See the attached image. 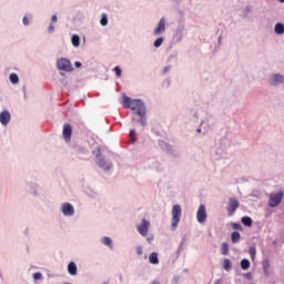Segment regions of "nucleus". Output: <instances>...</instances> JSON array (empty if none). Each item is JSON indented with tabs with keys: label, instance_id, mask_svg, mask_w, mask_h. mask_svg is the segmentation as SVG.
<instances>
[{
	"label": "nucleus",
	"instance_id": "f257e3e1",
	"mask_svg": "<svg viewBox=\"0 0 284 284\" xmlns=\"http://www.w3.org/2000/svg\"><path fill=\"white\" fill-rule=\"evenodd\" d=\"M122 106L129 110H132L133 116L132 121L140 123L142 128L148 125V109L145 108V102L141 99H133L123 94L122 97Z\"/></svg>",
	"mask_w": 284,
	"mask_h": 284
},
{
	"label": "nucleus",
	"instance_id": "f03ea898",
	"mask_svg": "<svg viewBox=\"0 0 284 284\" xmlns=\"http://www.w3.org/2000/svg\"><path fill=\"white\" fill-rule=\"evenodd\" d=\"M95 154V163L100 168V170H103V172H110L114 168V164L110 160H105V156L101 153V150H98L93 152Z\"/></svg>",
	"mask_w": 284,
	"mask_h": 284
},
{
	"label": "nucleus",
	"instance_id": "7ed1b4c3",
	"mask_svg": "<svg viewBox=\"0 0 284 284\" xmlns=\"http://www.w3.org/2000/svg\"><path fill=\"white\" fill-rule=\"evenodd\" d=\"M172 219H171V230H176L179 227V223H181V216L183 214V210L181 209V204H175L171 211Z\"/></svg>",
	"mask_w": 284,
	"mask_h": 284
},
{
	"label": "nucleus",
	"instance_id": "20e7f679",
	"mask_svg": "<svg viewBox=\"0 0 284 284\" xmlns=\"http://www.w3.org/2000/svg\"><path fill=\"white\" fill-rule=\"evenodd\" d=\"M284 192L271 193L268 195V207H278L283 201Z\"/></svg>",
	"mask_w": 284,
	"mask_h": 284
},
{
	"label": "nucleus",
	"instance_id": "39448f33",
	"mask_svg": "<svg viewBox=\"0 0 284 284\" xmlns=\"http://www.w3.org/2000/svg\"><path fill=\"white\" fill-rule=\"evenodd\" d=\"M57 68L58 70H61L62 72H73L74 67H72V62H70L67 58H60L57 61Z\"/></svg>",
	"mask_w": 284,
	"mask_h": 284
},
{
	"label": "nucleus",
	"instance_id": "423d86ee",
	"mask_svg": "<svg viewBox=\"0 0 284 284\" xmlns=\"http://www.w3.org/2000/svg\"><path fill=\"white\" fill-rule=\"evenodd\" d=\"M240 205H241V203L239 202V200H236V197H230L227 206H226V212H227L229 216H234V214L236 213V210H239Z\"/></svg>",
	"mask_w": 284,
	"mask_h": 284
},
{
	"label": "nucleus",
	"instance_id": "0eeeda50",
	"mask_svg": "<svg viewBox=\"0 0 284 284\" xmlns=\"http://www.w3.org/2000/svg\"><path fill=\"white\" fill-rule=\"evenodd\" d=\"M284 83V75L281 73H272L268 77V84H271L273 88H276V85H283Z\"/></svg>",
	"mask_w": 284,
	"mask_h": 284
},
{
	"label": "nucleus",
	"instance_id": "6e6552de",
	"mask_svg": "<svg viewBox=\"0 0 284 284\" xmlns=\"http://www.w3.org/2000/svg\"><path fill=\"white\" fill-rule=\"evenodd\" d=\"M136 230L141 236H148V232H150V221L142 219L141 223L136 225Z\"/></svg>",
	"mask_w": 284,
	"mask_h": 284
},
{
	"label": "nucleus",
	"instance_id": "1a4fd4ad",
	"mask_svg": "<svg viewBox=\"0 0 284 284\" xmlns=\"http://www.w3.org/2000/svg\"><path fill=\"white\" fill-rule=\"evenodd\" d=\"M62 136L65 143H70L72 141V124L65 123L63 125Z\"/></svg>",
	"mask_w": 284,
	"mask_h": 284
},
{
	"label": "nucleus",
	"instance_id": "9d476101",
	"mask_svg": "<svg viewBox=\"0 0 284 284\" xmlns=\"http://www.w3.org/2000/svg\"><path fill=\"white\" fill-rule=\"evenodd\" d=\"M184 32H185V27L183 24H180L176 28L175 33L173 36V43H181V41H183Z\"/></svg>",
	"mask_w": 284,
	"mask_h": 284
},
{
	"label": "nucleus",
	"instance_id": "9b49d317",
	"mask_svg": "<svg viewBox=\"0 0 284 284\" xmlns=\"http://www.w3.org/2000/svg\"><path fill=\"white\" fill-rule=\"evenodd\" d=\"M197 223H205L207 221V211L205 210L204 204H201L196 212Z\"/></svg>",
	"mask_w": 284,
	"mask_h": 284
},
{
	"label": "nucleus",
	"instance_id": "f8f14e48",
	"mask_svg": "<svg viewBox=\"0 0 284 284\" xmlns=\"http://www.w3.org/2000/svg\"><path fill=\"white\" fill-rule=\"evenodd\" d=\"M61 212L63 216H74V206L70 202H67L62 204Z\"/></svg>",
	"mask_w": 284,
	"mask_h": 284
},
{
	"label": "nucleus",
	"instance_id": "ddd939ff",
	"mask_svg": "<svg viewBox=\"0 0 284 284\" xmlns=\"http://www.w3.org/2000/svg\"><path fill=\"white\" fill-rule=\"evenodd\" d=\"M158 144L159 148H161V150H163L165 153L170 154L171 156H174V149L168 142L159 140Z\"/></svg>",
	"mask_w": 284,
	"mask_h": 284
},
{
	"label": "nucleus",
	"instance_id": "4468645a",
	"mask_svg": "<svg viewBox=\"0 0 284 284\" xmlns=\"http://www.w3.org/2000/svg\"><path fill=\"white\" fill-rule=\"evenodd\" d=\"M165 32V18H161L156 28L153 31V34H155V37H159V34H163Z\"/></svg>",
	"mask_w": 284,
	"mask_h": 284
},
{
	"label": "nucleus",
	"instance_id": "2eb2a0df",
	"mask_svg": "<svg viewBox=\"0 0 284 284\" xmlns=\"http://www.w3.org/2000/svg\"><path fill=\"white\" fill-rule=\"evenodd\" d=\"M12 119V114H10V111L4 110L0 112V123L1 125H8Z\"/></svg>",
	"mask_w": 284,
	"mask_h": 284
},
{
	"label": "nucleus",
	"instance_id": "dca6fc26",
	"mask_svg": "<svg viewBox=\"0 0 284 284\" xmlns=\"http://www.w3.org/2000/svg\"><path fill=\"white\" fill-rule=\"evenodd\" d=\"M28 192L31 196H39V185L37 183H28Z\"/></svg>",
	"mask_w": 284,
	"mask_h": 284
},
{
	"label": "nucleus",
	"instance_id": "f3484780",
	"mask_svg": "<svg viewBox=\"0 0 284 284\" xmlns=\"http://www.w3.org/2000/svg\"><path fill=\"white\" fill-rule=\"evenodd\" d=\"M149 263H151V265H159V253L152 252L149 255Z\"/></svg>",
	"mask_w": 284,
	"mask_h": 284
},
{
	"label": "nucleus",
	"instance_id": "a211bd4d",
	"mask_svg": "<svg viewBox=\"0 0 284 284\" xmlns=\"http://www.w3.org/2000/svg\"><path fill=\"white\" fill-rule=\"evenodd\" d=\"M68 273H69L71 276H77V263L70 262V263L68 264Z\"/></svg>",
	"mask_w": 284,
	"mask_h": 284
},
{
	"label": "nucleus",
	"instance_id": "6ab92c4d",
	"mask_svg": "<svg viewBox=\"0 0 284 284\" xmlns=\"http://www.w3.org/2000/svg\"><path fill=\"white\" fill-rule=\"evenodd\" d=\"M101 243L102 245H106V247H110V250H112L113 245H112V237L110 236H103L101 237Z\"/></svg>",
	"mask_w": 284,
	"mask_h": 284
},
{
	"label": "nucleus",
	"instance_id": "aec40b11",
	"mask_svg": "<svg viewBox=\"0 0 284 284\" xmlns=\"http://www.w3.org/2000/svg\"><path fill=\"white\" fill-rule=\"evenodd\" d=\"M71 43L73 48H79V45H81V37H79L78 34H73L71 37Z\"/></svg>",
	"mask_w": 284,
	"mask_h": 284
},
{
	"label": "nucleus",
	"instance_id": "412c9836",
	"mask_svg": "<svg viewBox=\"0 0 284 284\" xmlns=\"http://www.w3.org/2000/svg\"><path fill=\"white\" fill-rule=\"evenodd\" d=\"M275 34H284V24L283 22H277L274 27Z\"/></svg>",
	"mask_w": 284,
	"mask_h": 284
},
{
	"label": "nucleus",
	"instance_id": "4be33fe9",
	"mask_svg": "<svg viewBox=\"0 0 284 284\" xmlns=\"http://www.w3.org/2000/svg\"><path fill=\"white\" fill-rule=\"evenodd\" d=\"M241 222L245 225V227H252V223H254V221L250 216H243L241 219Z\"/></svg>",
	"mask_w": 284,
	"mask_h": 284
},
{
	"label": "nucleus",
	"instance_id": "5701e85b",
	"mask_svg": "<svg viewBox=\"0 0 284 284\" xmlns=\"http://www.w3.org/2000/svg\"><path fill=\"white\" fill-rule=\"evenodd\" d=\"M262 266H263V272L265 274V276L270 275V260H264L262 262Z\"/></svg>",
	"mask_w": 284,
	"mask_h": 284
},
{
	"label": "nucleus",
	"instance_id": "b1692460",
	"mask_svg": "<svg viewBox=\"0 0 284 284\" xmlns=\"http://www.w3.org/2000/svg\"><path fill=\"white\" fill-rule=\"evenodd\" d=\"M231 240L234 244L239 243V241H241V233H239L237 231L232 232Z\"/></svg>",
	"mask_w": 284,
	"mask_h": 284
},
{
	"label": "nucleus",
	"instance_id": "393cba45",
	"mask_svg": "<svg viewBox=\"0 0 284 284\" xmlns=\"http://www.w3.org/2000/svg\"><path fill=\"white\" fill-rule=\"evenodd\" d=\"M221 254L223 256H227V254H230V245L227 244V242H223L222 243V252Z\"/></svg>",
	"mask_w": 284,
	"mask_h": 284
},
{
	"label": "nucleus",
	"instance_id": "a878e982",
	"mask_svg": "<svg viewBox=\"0 0 284 284\" xmlns=\"http://www.w3.org/2000/svg\"><path fill=\"white\" fill-rule=\"evenodd\" d=\"M9 81L13 83V85H17V83H19V75L17 73H11L9 75Z\"/></svg>",
	"mask_w": 284,
	"mask_h": 284
},
{
	"label": "nucleus",
	"instance_id": "bb28decb",
	"mask_svg": "<svg viewBox=\"0 0 284 284\" xmlns=\"http://www.w3.org/2000/svg\"><path fill=\"white\" fill-rule=\"evenodd\" d=\"M223 267L226 272H230V270H232V261H230V258H224Z\"/></svg>",
	"mask_w": 284,
	"mask_h": 284
},
{
	"label": "nucleus",
	"instance_id": "cd10ccee",
	"mask_svg": "<svg viewBox=\"0 0 284 284\" xmlns=\"http://www.w3.org/2000/svg\"><path fill=\"white\" fill-rule=\"evenodd\" d=\"M240 265H241V270H244V271L247 270L251 265L250 260L243 258L241 261Z\"/></svg>",
	"mask_w": 284,
	"mask_h": 284
},
{
	"label": "nucleus",
	"instance_id": "c85d7f7f",
	"mask_svg": "<svg viewBox=\"0 0 284 284\" xmlns=\"http://www.w3.org/2000/svg\"><path fill=\"white\" fill-rule=\"evenodd\" d=\"M73 150L77 152V154H85V148L83 146L74 145Z\"/></svg>",
	"mask_w": 284,
	"mask_h": 284
},
{
	"label": "nucleus",
	"instance_id": "c756f323",
	"mask_svg": "<svg viewBox=\"0 0 284 284\" xmlns=\"http://www.w3.org/2000/svg\"><path fill=\"white\" fill-rule=\"evenodd\" d=\"M163 41H165V39H164L163 37L158 38V39L153 42L154 48H159L160 45H163Z\"/></svg>",
	"mask_w": 284,
	"mask_h": 284
},
{
	"label": "nucleus",
	"instance_id": "7c9ffc66",
	"mask_svg": "<svg viewBox=\"0 0 284 284\" xmlns=\"http://www.w3.org/2000/svg\"><path fill=\"white\" fill-rule=\"evenodd\" d=\"M100 24L103 27L108 26V14L102 13L101 19H100Z\"/></svg>",
	"mask_w": 284,
	"mask_h": 284
},
{
	"label": "nucleus",
	"instance_id": "2f4dec72",
	"mask_svg": "<svg viewBox=\"0 0 284 284\" xmlns=\"http://www.w3.org/2000/svg\"><path fill=\"white\" fill-rule=\"evenodd\" d=\"M130 139H131V143H136V130L132 129L130 131Z\"/></svg>",
	"mask_w": 284,
	"mask_h": 284
},
{
	"label": "nucleus",
	"instance_id": "473e14b6",
	"mask_svg": "<svg viewBox=\"0 0 284 284\" xmlns=\"http://www.w3.org/2000/svg\"><path fill=\"white\" fill-rule=\"evenodd\" d=\"M248 253L251 255V258H255L256 257V247L255 246H250Z\"/></svg>",
	"mask_w": 284,
	"mask_h": 284
},
{
	"label": "nucleus",
	"instance_id": "72a5a7b5",
	"mask_svg": "<svg viewBox=\"0 0 284 284\" xmlns=\"http://www.w3.org/2000/svg\"><path fill=\"white\" fill-rule=\"evenodd\" d=\"M186 241L187 240L185 237L182 239V241L179 245L178 252H176L178 255L181 254V251L183 250V245H185Z\"/></svg>",
	"mask_w": 284,
	"mask_h": 284
},
{
	"label": "nucleus",
	"instance_id": "f704fd0d",
	"mask_svg": "<svg viewBox=\"0 0 284 284\" xmlns=\"http://www.w3.org/2000/svg\"><path fill=\"white\" fill-rule=\"evenodd\" d=\"M232 227L233 230H239L240 232H243V226L240 223L233 222Z\"/></svg>",
	"mask_w": 284,
	"mask_h": 284
},
{
	"label": "nucleus",
	"instance_id": "c9c22d12",
	"mask_svg": "<svg viewBox=\"0 0 284 284\" xmlns=\"http://www.w3.org/2000/svg\"><path fill=\"white\" fill-rule=\"evenodd\" d=\"M135 252H136L138 256H142L143 255V246L142 245H138L135 247Z\"/></svg>",
	"mask_w": 284,
	"mask_h": 284
},
{
	"label": "nucleus",
	"instance_id": "e433bc0d",
	"mask_svg": "<svg viewBox=\"0 0 284 284\" xmlns=\"http://www.w3.org/2000/svg\"><path fill=\"white\" fill-rule=\"evenodd\" d=\"M42 278H43V274H41L40 272H37L33 274L34 281H41Z\"/></svg>",
	"mask_w": 284,
	"mask_h": 284
},
{
	"label": "nucleus",
	"instance_id": "4c0bfd02",
	"mask_svg": "<svg viewBox=\"0 0 284 284\" xmlns=\"http://www.w3.org/2000/svg\"><path fill=\"white\" fill-rule=\"evenodd\" d=\"M115 77H121L122 70L121 67H114Z\"/></svg>",
	"mask_w": 284,
	"mask_h": 284
},
{
	"label": "nucleus",
	"instance_id": "58836bf2",
	"mask_svg": "<svg viewBox=\"0 0 284 284\" xmlns=\"http://www.w3.org/2000/svg\"><path fill=\"white\" fill-rule=\"evenodd\" d=\"M250 12H252V6H246L244 17H247Z\"/></svg>",
	"mask_w": 284,
	"mask_h": 284
},
{
	"label": "nucleus",
	"instance_id": "ea45409f",
	"mask_svg": "<svg viewBox=\"0 0 284 284\" xmlns=\"http://www.w3.org/2000/svg\"><path fill=\"white\" fill-rule=\"evenodd\" d=\"M48 32H49V34H52V32H54V24L52 22H50V24L48 27Z\"/></svg>",
	"mask_w": 284,
	"mask_h": 284
},
{
	"label": "nucleus",
	"instance_id": "a19ab883",
	"mask_svg": "<svg viewBox=\"0 0 284 284\" xmlns=\"http://www.w3.org/2000/svg\"><path fill=\"white\" fill-rule=\"evenodd\" d=\"M22 23H23V26H30V20H28V17H23L22 18Z\"/></svg>",
	"mask_w": 284,
	"mask_h": 284
},
{
	"label": "nucleus",
	"instance_id": "79ce46f5",
	"mask_svg": "<svg viewBox=\"0 0 284 284\" xmlns=\"http://www.w3.org/2000/svg\"><path fill=\"white\" fill-rule=\"evenodd\" d=\"M244 277L247 280V281H252L253 276L251 273H245L244 274Z\"/></svg>",
	"mask_w": 284,
	"mask_h": 284
},
{
	"label": "nucleus",
	"instance_id": "37998d69",
	"mask_svg": "<svg viewBox=\"0 0 284 284\" xmlns=\"http://www.w3.org/2000/svg\"><path fill=\"white\" fill-rule=\"evenodd\" d=\"M58 20H59V18L57 17V14H53V16L51 17V22H52V23H57Z\"/></svg>",
	"mask_w": 284,
	"mask_h": 284
},
{
	"label": "nucleus",
	"instance_id": "c03bdc74",
	"mask_svg": "<svg viewBox=\"0 0 284 284\" xmlns=\"http://www.w3.org/2000/svg\"><path fill=\"white\" fill-rule=\"evenodd\" d=\"M162 72L163 74H168V72H170V67H164Z\"/></svg>",
	"mask_w": 284,
	"mask_h": 284
},
{
	"label": "nucleus",
	"instance_id": "a18cd8bd",
	"mask_svg": "<svg viewBox=\"0 0 284 284\" xmlns=\"http://www.w3.org/2000/svg\"><path fill=\"white\" fill-rule=\"evenodd\" d=\"M152 241H154V236H153V235L146 237V242H148V243H152Z\"/></svg>",
	"mask_w": 284,
	"mask_h": 284
},
{
	"label": "nucleus",
	"instance_id": "49530a36",
	"mask_svg": "<svg viewBox=\"0 0 284 284\" xmlns=\"http://www.w3.org/2000/svg\"><path fill=\"white\" fill-rule=\"evenodd\" d=\"M81 65H83L81 62H79V61H75V62H74V67H75V68H81Z\"/></svg>",
	"mask_w": 284,
	"mask_h": 284
},
{
	"label": "nucleus",
	"instance_id": "de8ad7c7",
	"mask_svg": "<svg viewBox=\"0 0 284 284\" xmlns=\"http://www.w3.org/2000/svg\"><path fill=\"white\" fill-rule=\"evenodd\" d=\"M24 99H28V94L26 93V87L22 88Z\"/></svg>",
	"mask_w": 284,
	"mask_h": 284
},
{
	"label": "nucleus",
	"instance_id": "09e8293b",
	"mask_svg": "<svg viewBox=\"0 0 284 284\" xmlns=\"http://www.w3.org/2000/svg\"><path fill=\"white\" fill-rule=\"evenodd\" d=\"M222 39H223V36H220V37L217 38V43H219V45H221Z\"/></svg>",
	"mask_w": 284,
	"mask_h": 284
},
{
	"label": "nucleus",
	"instance_id": "8fccbe9b",
	"mask_svg": "<svg viewBox=\"0 0 284 284\" xmlns=\"http://www.w3.org/2000/svg\"><path fill=\"white\" fill-rule=\"evenodd\" d=\"M196 132H197L199 134H201V128H197V129H196Z\"/></svg>",
	"mask_w": 284,
	"mask_h": 284
},
{
	"label": "nucleus",
	"instance_id": "3c124183",
	"mask_svg": "<svg viewBox=\"0 0 284 284\" xmlns=\"http://www.w3.org/2000/svg\"><path fill=\"white\" fill-rule=\"evenodd\" d=\"M213 284H221V280H217V281L214 282Z\"/></svg>",
	"mask_w": 284,
	"mask_h": 284
},
{
	"label": "nucleus",
	"instance_id": "603ef678",
	"mask_svg": "<svg viewBox=\"0 0 284 284\" xmlns=\"http://www.w3.org/2000/svg\"><path fill=\"white\" fill-rule=\"evenodd\" d=\"M0 278L1 281H3V274H1V271H0Z\"/></svg>",
	"mask_w": 284,
	"mask_h": 284
},
{
	"label": "nucleus",
	"instance_id": "864d4df0",
	"mask_svg": "<svg viewBox=\"0 0 284 284\" xmlns=\"http://www.w3.org/2000/svg\"><path fill=\"white\" fill-rule=\"evenodd\" d=\"M280 1V3H284V0H278Z\"/></svg>",
	"mask_w": 284,
	"mask_h": 284
},
{
	"label": "nucleus",
	"instance_id": "5fc2aeb1",
	"mask_svg": "<svg viewBox=\"0 0 284 284\" xmlns=\"http://www.w3.org/2000/svg\"><path fill=\"white\" fill-rule=\"evenodd\" d=\"M30 19H32V14H29Z\"/></svg>",
	"mask_w": 284,
	"mask_h": 284
},
{
	"label": "nucleus",
	"instance_id": "6e6d98bb",
	"mask_svg": "<svg viewBox=\"0 0 284 284\" xmlns=\"http://www.w3.org/2000/svg\"><path fill=\"white\" fill-rule=\"evenodd\" d=\"M144 258H148V255H144Z\"/></svg>",
	"mask_w": 284,
	"mask_h": 284
}]
</instances>
